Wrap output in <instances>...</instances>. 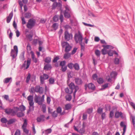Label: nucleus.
Listing matches in <instances>:
<instances>
[{"label": "nucleus", "mask_w": 135, "mask_h": 135, "mask_svg": "<svg viewBox=\"0 0 135 135\" xmlns=\"http://www.w3.org/2000/svg\"><path fill=\"white\" fill-rule=\"evenodd\" d=\"M75 40L76 43H78L79 41V44L81 47V51H84L85 48V44L82 42L83 37L81 34L80 32L78 34L76 33L74 35Z\"/></svg>", "instance_id": "nucleus-1"}, {"label": "nucleus", "mask_w": 135, "mask_h": 135, "mask_svg": "<svg viewBox=\"0 0 135 135\" xmlns=\"http://www.w3.org/2000/svg\"><path fill=\"white\" fill-rule=\"evenodd\" d=\"M68 85L71 90H70L69 88H65V92L67 93L71 94L73 93L74 89L75 90L76 89H79V86L78 85H75L73 83L71 82Z\"/></svg>", "instance_id": "nucleus-2"}, {"label": "nucleus", "mask_w": 135, "mask_h": 135, "mask_svg": "<svg viewBox=\"0 0 135 135\" xmlns=\"http://www.w3.org/2000/svg\"><path fill=\"white\" fill-rule=\"evenodd\" d=\"M35 23L36 21L34 19H30L26 25L27 27L28 28H32L35 25Z\"/></svg>", "instance_id": "nucleus-3"}, {"label": "nucleus", "mask_w": 135, "mask_h": 135, "mask_svg": "<svg viewBox=\"0 0 135 135\" xmlns=\"http://www.w3.org/2000/svg\"><path fill=\"white\" fill-rule=\"evenodd\" d=\"M36 76L34 75H33L31 76V74L29 73L28 75L26 77V82L27 83H28L30 80H31L32 82L35 80Z\"/></svg>", "instance_id": "nucleus-4"}, {"label": "nucleus", "mask_w": 135, "mask_h": 135, "mask_svg": "<svg viewBox=\"0 0 135 135\" xmlns=\"http://www.w3.org/2000/svg\"><path fill=\"white\" fill-rule=\"evenodd\" d=\"M72 35L71 34H69L67 30L65 31L64 32V38L65 40L69 41L70 39V37H72Z\"/></svg>", "instance_id": "nucleus-5"}, {"label": "nucleus", "mask_w": 135, "mask_h": 135, "mask_svg": "<svg viewBox=\"0 0 135 135\" xmlns=\"http://www.w3.org/2000/svg\"><path fill=\"white\" fill-rule=\"evenodd\" d=\"M43 76H41L40 77V83L41 84H44V80L47 79L49 78L48 75L46 74H44Z\"/></svg>", "instance_id": "nucleus-6"}, {"label": "nucleus", "mask_w": 135, "mask_h": 135, "mask_svg": "<svg viewBox=\"0 0 135 135\" xmlns=\"http://www.w3.org/2000/svg\"><path fill=\"white\" fill-rule=\"evenodd\" d=\"M33 99V95H30L27 98L28 100L29 101V103L30 106H33L34 105V103Z\"/></svg>", "instance_id": "nucleus-7"}, {"label": "nucleus", "mask_w": 135, "mask_h": 135, "mask_svg": "<svg viewBox=\"0 0 135 135\" xmlns=\"http://www.w3.org/2000/svg\"><path fill=\"white\" fill-rule=\"evenodd\" d=\"M41 99V97L39 96H37V95H36L35 96L34 99V101L36 103H38V105H41L42 104V103L43 102V101L40 100V101L38 100L39 99Z\"/></svg>", "instance_id": "nucleus-8"}, {"label": "nucleus", "mask_w": 135, "mask_h": 135, "mask_svg": "<svg viewBox=\"0 0 135 135\" xmlns=\"http://www.w3.org/2000/svg\"><path fill=\"white\" fill-rule=\"evenodd\" d=\"M75 81L76 84L78 85L82 84L83 83L81 79L78 77L75 78Z\"/></svg>", "instance_id": "nucleus-9"}, {"label": "nucleus", "mask_w": 135, "mask_h": 135, "mask_svg": "<svg viewBox=\"0 0 135 135\" xmlns=\"http://www.w3.org/2000/svg\"><path fill=\"white\" fill-rule=\"evenodd\" d=\"M72 12H66L64 11V15L65 18H69L71 17V15L72 14Z\"/></svg>", "instance_id": "nucleus-10"}, {"label": "nucleus", "mask_w": 135, "mask_h": 135, "mask_svg": "<svg viewBox=\"0 0 135 135\" xmlns=\"http://www.w3.org/2000/svg\"><path fill=\"white\" fill-rule=\"evenodd\" d=\"M45 116L43 115H40V116L37 118L36 120L37 122H40L41 121L44 122L45 120Z\"/></svg>", "instance_id": "nucleus-11"}, {"label": "nucleus", "mask_w": 135, "mask_h": 135, "mask_svg": "<svg viewBox=\"0 0 135 135\" xmlns=\"http://www.w3.org/2000/svg\"><path fill=\"white\" fill-rule=\"evenodd\" d=\"M88 88L89 89H91L93 91H94L95 90V86L94 84L92 83H91L87 84Z\"/></svg>", "instance_id": "nucleus-12"}, {"label": "nucleus", "mask_w": 135, "mask_h": 135, "mask_svg": "<svg viewBox=\"0 0 135 135\" xmlns=\"http://www.w3.org/2000/svg\"><path fill=\"white\" fill-rule=\"evenodd\" d=\"M13 13L12 11L9 14V16L7 17L6 21L7 23H8L10 22L13 17Z\"/></svg>", "instance_id": "nucleus-13"}, {"label": "nucleus", "mask_w": 135, "mask_h": 135, "mask_svg": "<svg viewBox=\"0 0 135 135\" xmlns=\"http://www.w3.org/2000/svg\"><path fill=\"white\" fill-rule=\"evenodd\" d=\"M51 68L52 66L51 65L49 64H47L44 66L43 69L44 70H48L51 69Z\"/></svg>", "instance_id": "nucleus-14"}, {"label": "nucleus", "mask_w": 135, "mask_h": 135, "mask_svg": "<svg viewBox=\"0 0 135 135\" xmlns=\"http://www.w3.org/2000/svg\"><path fill=\"white\" fill-rule=\"evenodd\" d=\"M16 121V119L15 118H12L9 119L8 120L7 124L9 125L13 123Z\"/></svg>", "instance_id": "nucleus-15"}, {"label": "nucleus", "mask_w": 135, "mask_h": 135, "mask_svg": "<svg viewBox=\"0 0 135 135\" xmlns=\"http://www.w3.org/2000/svg\"><path fill=\"white\" fill-rule=\"evenodd\" d=\"M4 110L6 114L9 115L12 113V111L13 110V109H4Z\"/></svg>", "instance_id": "nucleus-16"}, {"label": "nucleus", "mask_w": 135, "mask_h": 135, "mask_svg": "<svg viewBox=\"0 0 135 135\" xmlns=\"http://www.w3.org/2000/svg\"><path fill=\"white\" fill-rule=\"evenodd\" d=\"M11 56L12 57V59H13L16 56V51H15L13 49H12L10 53Z\"/></svg>", "instance_id": "nucleus-17"}, {"label": "nucleus", "mask_w": 135, "mask_h": 135, "mask_svg": "<svg viewBox=\"0 0 135 135\" xmlns=\"http://www.w3.org/2000/svg\"><path fill=\"white\" fill-rule=\"evenodd\" d=\"M72 47L69 44L65 47V51L66 52H68L71 49Z\"/></svg>", "instance_id": "nucleus-18"}, {"label": "nucleus", "mask_w": 135, "mask_h": 135, "mask_svg": "<svg viewBox=\"0 0 135 135\" xmlns=\"http://www.w3.org/2000/svg\"><path fill=\"white\" fill-rule=\"evenodd\" d=\"M73 68L76 70H79L80 69V67L79 64L77 63H75L74 64Z\"/></svg>", "instance_id": "nucleus-19"}, {"label": "nucleus", "mask_w": 135, "mask_h": 135, "mask_svg": "<svg viewBox=\"0 0 135 135\" xmlns=\"http://www.w3.org/2000/svg\"><path fill=\"white\" fill-rule=\"evenodd\" d=\"M51 58L50 57H46L44 60L45 62L47 64H49L51 62Z\"/></svg>", "instance_id": "nucleus-20"}, {"label": "nucleus", "mask_w": 135, "mask_h": 135, "mask_svg": "<svg viewBox=\"0 0 135 135\" xmlns=\"http://www.w3.org/2000/svg\"><path fill=\"white\" fill-rule=\"evenodd\" d=\"M18 118H20L23 117L25 115V114L22 112H18L16 114Z\"/></svg>", "instance_id": "nucleus-21"}, {"label": "nucleus", "mask_w": 135, "mask_h": 135, "mask_svg": "<svg viewBox=\"0 0 135 135\" xmlns=\"http://www.w3.org/2000/svg\"><path fill=\"white\" fill-rule=\"evenodd\" d=\"M71 55V54L69 53H65L64 55V58L65 59H67L70 57Z\"/></svg>", "instance_id": "nucleus-22"}, {"label": "nucleus", "mask_w": 135, "mask_h": 135, "mask_svg": "<svg viewBox=\"0 0 135 135\" xmlns=\"http://www.w3.org/2000/svg\"><path fill=\"white\" fill-rule=\"evenodd\" d=\"M97 80V82L99 84H103L104 82V79L102 78H99Z\"/></svg>", "instance_id": "nucleus-23"}, {"label": "nucleus", "mask_w": 135, "mask_h": 135, "mask_svg": "<svg viewBox=\"0 0 135 135\" xmlns=\"http://www.w3.org/2000/svg\"><path fill=\"white\" fill-rule=\"evenodd\" d=\"M69 44L66 41H63L61 43V46L62 48H65L66 46L68 45Z\"/></svg>", "instance_id": "nucleus-24"}, {"label": "nucleus", "mask_w": 135, "mask_h": 135, "mask_svg": "<svg viewBox=\"0 0 135 135\" xmlns=\"http://www.w3.org/2000/svg\"><path fill=\"white\" fill-rule=\"evenodd\" d=\"M65 98L66 100L70 101L72 99V97L70 94H67L65 96Z\"/></svg>", "instance_id": "nucleus-25"}, {"label": "nucleus", "mask_w": 135, "mask_h": 135, "mask_svg": "<svg viewBox=\"0 0 135 135\" xmlns=\"http://www.w3.org/2000/svg\"><path fill=\"white\" fill-rule=\"evenodd\" d=\"M121 112H115V117L116 118H118L120 117L121 114Z\"/></svg>", "instance_id": "nucleus-26"}, {"label": "nucleus", "mask_w": 135, "mask_h": 135, "mask_svg": "<svg viewBox=\"0 0 135 135\" xmlns=\"http://www.w3.org/2000/svg\"><path fill=\"white\" fill-rule=\"evenodd\" d=\"M95 54L98 57H100V51L98 50H96L95 51Z\"/></svg>", "instance_id": "nucleus-27"}, {"label": "nucleus", "mask_w": 135, "mask_h": 135, "mask_svg": "<svg viewBox=\"0 0 135 135\" xmlns=\"http://www.w3.org/2000/svg\"><path fill=\"white\" fill-rule=\"evenodd\" d=\"M25 17L27 18H29L31 17V14L30 13L28 12L25 14Z\"/></svg>", "instance_id": "nucleus-28"}, {"label": "nucleus", "mask_w": 135, "mask_h": 135, "mask_svg": "<svg viewBox=\"0 0 135 135\" xmlns=\"http://www.w3.org/2000/svg\"><path fill=\"white\" fill-rule=\"evenodd\" d=\"M12 78L11 77L7 78H5L3 82L4 83H8L11 80H12Z\"/></svg>", "instance_id": "nucleus-29"}, {"label": "nucleus", "mask_w": 135, "mask_h": 135, "mask_svg": "<svg viewBox=\"0 0 135 135\" xmlns=\"http://www.w3.org/2000/svg\"><path fill=\"white\" fill-rule=\"evenodd\" d=\"M60 59L59 56H57L56 57H55L52 60V62L54 63L57 62V61Z\"/></svg>", "instance_id": "nucleus-30"}, {"label": "nucleus", "mask_w": 135, "mask_h": 135, "mask_svg": "<svg viewBox=\"0 0 135 135\" xmlns=\"http://www.w3.org/2000/svg\"><path fill=\"white\" fill-rule=\"evenodd\" d=\"M20 110L22 112L26 110V107L23 105H21L19 106Z\"/></svg>", "instance_id": "nucleus-31"}, {"label": "nucleus", "mask_w": 135, "mask_h": 135, "mask_svg": "<svg viewBox=\"0 0 135 135\" xmlns=\"http://www.w3.org/2000/svg\"><path fill=\"white\" fill-rule=\"evenodd\" d=\"M85 129L81 128L79 131L78 132H79L81 135H83L85 133Z\"/></svg>", "instance_id": "nucleus-32"}, {"label": "nucleus", "mask_w": 135, "mask_h": 135, "mask_svg": "<svg viewBox=\"0 0 135 135\" xmlns=\"http://www.w3.org/2000/svg\"><path fill=\"white\" fill-rule=\"evenodd\" d=\"M25 52L23 51L21 53L20 56V58L22 60H24Z\"/></svg>", "instance_id": "nucleus-33"}, {"label": "nucleus", "mask_w": 135, "mask_h": 135, "mask_svg": "<svg viewBox=\"0 0 135 135\" xmlns=\"http://www.w3.org/2000/svg\"><path fill=\"white\" fill-rule=\"evenodd\" d=\"M67 66L70 69H72L73 68L74 64L72 62L69 63L67 65Z\"/></svg>", "instance_id": "nucleus-34"}, {"label": "nucleus", "mask_w": 135, "mask_h": 135, "mask_svg": "<svg viewBox=\"0 0 135 135\" xmlns=\"http://www.w3.org/2000/svg\"><path fill=\"white\" fill-rule=\"evenodd\" d=\"M1 121L2 123H5L7 122V123L8 120L5 118L3 117L1 118Z\"/></svg>", "instance_id": "nucleus-35"}, {"label": "nucleus", "mask_w": 135, "mask_h": 135, "mask_svg": "<svg viewBox=\"0 0 135 135\" xmlns=\"http://www.w3.org/2000/svg\"><path fill=\"white\" fill-rule=\"evenodd\" d=\"M58 25L57 23H54L52 26V28L55 30H56L58 28Z\"/></svg>", "instance_id": "nucleus-36"}, {"label": "nucleus", "mask_w": 135, "mask_h": 135, "mask_svg": "<svg viewBox=\"0 0 135 135\" xmlns=\"http://www.w3.org/2000/svg\"><path fill=\"white\" fill-rule=\"evenodd\" d=\"M60 10L61 11V12L60 13V21L61 22H62L64 20V17H63V15L61 13L62 12V10L61 9H60Z\"/></svg>", "instance_id": "nucleus-37"}, {"label": "nucleus", "mask_w": 135, "mask_h": 135, "mask_svg": "<svg viewBox=\"0 0 135 135\" xmlns=\"http://www.w3.org/2000/svg\"><path fill=\"white\" fill-rule=\"evenodd\" d=\"M107 54L110 56H112L113 55V51L111 50H108L107 51Z\"/></svg>", "instance_id": "nucleus-38"}, {"label": "nucleus", "mask_w": 135, "mask_h": 135, "mask_svg": "<svg viewBox=\"0 0 135 135\" xmlns=\"http://www.w3.org/2000/svg\"><path fill=\"white\" fill-rule=\"evenodd\" d=\"M56 111L55 110L51 113V115L53 118H55L57 117L58 114L56 113Z\"/></svg>", "instance_id": "nucleus-39"}, {"label": "nucleus", "mask_w": 135, "mask_h": 135, "mask_svg": "<svg viewBox=\"0 0 135 135\" xmlns=\"http://www.w3.org/2000/svg\"><path fill=\"white\" fill-rule=\"evenodd\" d=\"M65 110H68L71 108V106L70 104H67L65 105Z\"/></svg>", "instance_id": "nucleus-40"}, {"label": "nucleus", "mask_w": 135, "mask_h": 135, "mask_svg": "<svg viewBox=\"0 0 135 135\" xmlns=\"http://www.w3.org/2000/svg\"><path fill=\"white\" fill-rule=\"evenodd\" d=\"M66 61H61L59 64V65L61 67L64 66L65 65Z\"/></svg>", "instance_id": "nucleus-41"}, {"label": "nucleus", "mask_w": 135, "mask_h": 135, "mask_svg": "<svg viewBox=\"0 0 135 135\" xmlns=\"http://www.w3.org/2000/svg\"><path fill=\"white\" fill-rule=\"evenodd\" d=\"M119 60L118 58H115L114 61V62L115 64L118 65L119 64Z\"/></svg>", "instance_id": "nucleus-42"}, {"label": "nucleus", "mask_w": 135, "mask_h": 135, "mask_svg": "<svg viewBox=\"0 0 135 135\" xmlns=\"http://www.w3.org/2000/svg\"><path fill=\"white\" fill-rule=\"evenodd\" d=\"M49 83L50 84H53L55 81V80L54 78H50L49 79Z\"/></svg>", "instance_id": "nucleus-43"}, {"label": "nucleus", "mask_w": 135, "mask_h": 135, "mask_svg": "<svg viewBox=\"0 0 135 135\" xmlns=\"http://www.w3.org/2000/svg\"><path fill=\"white\" fill-rule=\"evenodd\" d=\"M65 7V11H66V12H72L71 10L68 5H66Z\"/></svg>", "instance_id": "nucleus-44"}, {"label": "nucleus", "mask_w": 135, "mask_h": 135, "mask_svg": "<svg viewBox=\"0 0 135 135\" xmlns=\"http://www.w3.org/2000/svg\"><path fill=\"white\" fill-rule=\"evenodd\" d=\"M67 66L66 65H65L64 66L61 67V70L63 72H65L67 69Z\"/></svg>", "instance_id": "nucleus-45"}, {"label": "nucleus", "mask_w": 135, "mask_h": 135, "mask_svg": "<svg viewBox=\"0 0 135 135\" xmlns=\"http://www.w3.org/2000/svg\"><path fill=\"white\" fill-rule=\"evenodd\" d=\"M13 48V50L15 51H16V56L18 53V49L17 46L16 45H15L14 46Z\"/></svg>", "instance_id": "nucleus-46"}, {"label": "nucleus", "mask_w": 135, "mask_h": 135, "mask_svg": "<svg viewBox=\"0 0 135 135\" xmlns=\"http://www.w3.org/2000/svg\"><path fill=\"white\" fill-rule=\"evenodd\" d=\"M56 111L57 114L61 113L62 111V109L60 107H58L56 109Z\"/></svg>", "instance_id": "nucleus-47"}, {"label": "nucleus", "mask_w": 135, "mask_h": 135, "mask_svg": "<svg viewBox=\"0 0 135 135\" xmlns=\"http://www.w3.org/2000/svg\"><path fill=\"white\" fill-rule=\"evenodd\" d=\"M34 107L33 106H33H30V105L29 109L27 111V113L28 114L31 111H32L33 110H34Z\"/></svg>", "instance_id": "nucleus-48"}, {"label": "nucleus", "mask_w": 135, "mask_h": 135, "mask_svg": "<svg viewBox=\"0 0 135 135\" xmlns=\"http://www.w3.org/2000/svg\"><path fill=\"white\" fill-rule=\"evenodd\" d=\"M42 110L43 112L44 113H45L46 112V106L45 104H43V105H42Z\"/></svg>", "instance_id": "nucleus-49"}, {"label": "nucleus", "mask_w": 135, "mask_h": 135, "mask_svg": "<svg viewBox=\"0 0 135 135\" xmlns=\"http://www.w3.org/2000/svg\"><path fill=\"white\" fill-rule=\"evenodd\" d=\"M31 47L30 45V44L29 43L27 44V52H28V51H30L31 50Z\"/></svg>", "instance_id": "nucleus-50"}, {"label": "nucleus", "mask_w": 135, "mask_h": 135, "mask_svg": "<svg viewBox=\"0 0 135 135\" xmlns=\"http://www.w3.org/2000/svg\"><path fill=\"white\" fill-rule=\"evenodd\" d=\"M92 78L94 80H97L98 79V76L97 74L95 73L93 74L92 75Z\"/></svg>", "instance_id": "nucleus-51"}, {"label": "nucleus", "mask_w": 135, "mask_h": 135, "mask_svg": "<svg viewBox=\"0 0 135 135\" xmlns=\"http://www.w3.org/2000/svg\"><path fill=\"white\" fill-rule=\"evenodd\" d=\"M58 3L57 2L54 3L52 6V9H55L56 8V7L58 5Z\"/></svg>", "instance_id": "nucleus-52"}, {"label": "nucleus", "mask_w": 135, "mask_h": 135, "mask_svg": "<svg viewBox=\"0 0 135 135\" xmlns=\"http://www.w3.org/2000/svg\"><path fill=\"white\" fill-rule=\"evenodd\" d=\"M108 86V83H106L104 85H102V87H103L101 89V90H102L104 89H105L107 88Z\"/></svg>", "instance_id": "nucleus-53"}, {"label": "nucleus", "mask_w": 135, "mask_h": 135, "mask_svg": "<svg viewBox=\"0 0 135 135\" xmlns=\"http://www.w3.org/2000/svg\"><path fill=\"white\" fill-rule=\"evenodd\" d=\"M58 20V16L57 15H55L53 18V20L55 22H57Z\"/></svg>", "instance_id": "nucleus-54"}, {"label": "nucleus", "mask_w": 135, "mask_h": 135, "mask_svg": "<svg viewBox=\"0 0 135 135\" xmlns=\"http://www.w3.org/2000/svg\"><path fill=\"white\" fill-rule=\"evenodd\" d=\"M40 89V86H36L35 87V91L37 93H38Z\"/></svg>", "instance_id": "nucleus-55"}, {"label": "nucleus", "mask_w": 135, "mask_h": 135, "mask_svg": "<svg viewBox=\"0 0 135 135\" xmlns=\"http://www.w3.org/2000/svg\"><path fill=\"white\" fill-rule=\"evenodd\" d=\"M78 48L76 47L74 48L73 50L71 52V55H73L76 52V50H77Z\"/></svg>", "instance_id": "nucleus-56"}, {"label": "nucleus", "mask_w": 135, "mask_h": 135, "mask_svg": "<svg viewBox=\"0 0 135 135\" xmlns=\"http://www.w3.org/2000/svg\"><path fill=\"white\" fill-rule=\"evenodd\" d=\"M117 75V73L115 71L112 72L110 74V75L113 77H115Z\"/></svg>", "instance_id": "nucleus-57"}, {"label": "nucleus", "mask_w": 135, "mask_h": 135, "mask_svg": "<svg viewBox=\"0 0 135 135\" xmlns=\"http://www.w3.org/2000/svg\"><path fill=\"white\" fill-rule=\"evenodd\" d=\"M31 63V61L30 60H27V65H26V69H28L29 66L30 64Z\"/></svg>", "instance_id": "nucleus-58"}, {"label": "nucleus", "mask_w": 135, "mask_h": 135, "mask_svg": "<svg viewBox=\"0 0 135 135\" xmlns=\"http://www.w3.org/2000/svg\"><path fill=\"white\" fill-rule=\"evenodd\" d=\"M131 118L132 120V122L133 124L134 125V127L135 126V117L134 116H131Z\"/></svg>", "instance_id": "nucleus-59"}, {"label": "nucleus", "mask_w": 135, "mask_h": 135, "mask_svg": "<svg viewBox=\"0 0 135 135\" xmlns=\"http://www.w3.org/2000/svg\"><path fill=\"white\" fill-rule=\"evenodd\" d=\"M107 51L105 48H103L102 50V54L103 55H105L107 54Z\"/></svg>", "instance_id": "nucleus-60"}, {"label": "nucleus", "mask_w": 135, "mask_h": 135, "mask_svg": "<svg viewBox=\"0 0 135 135\" xmlns=\"http://www.w3.org/2000/svg\"><path fill=\"white\" fill-rule=\"evenodd\" d=\"M44 88L42 87H40V89H39V91L38 93L40 94H41L43 93Z\"/></svg>", "instance_id": "nucleus-61"}, {"label": "nucleus", "mask_w": 135, "mask_h": 135, "mask_svg": "<svg viewBox=\"0 0 135 135\" xmlns=\"http://www.w3.org/2000/svg\"><path fill=\"white\" fill-rule=\"evenodd\" d=\"M21 18L22 21V24L23 25L25 24L26 23V22L25 21L24 18L23 17H21Z\"/></svg>", "instance_id": "nucleus-62"}, {"label": "nucleus", "mask_w": 135, "mask_h": 135, "mask_svg": "<svg viewBox=\"0 0 135 135\" xmlns=\"http://www.w3.org/2000/svg\"><path fill=\"white\" fill-rule=\"evenodd\" d=\"M38 41V39H34L33 41V42L32 43V44L34 45L35 46H36L37 44Z\"/></svg>", "instance_id": "nucleus-63"}, {"label": "nucleus", "mask_w": 135, "mask_h": 135, "mask_svg": "<svg viewBox=\"0 0 135 135\" xmlns=\"http://www.w3.org/2000/svg\"><path fill=\"white\" fill-rule=\"evenodd\" d=\"M14 135H20V131L19 129L17 130Z\"/></svg>", "instance_id": "nucleus-64"}]
</instances>
